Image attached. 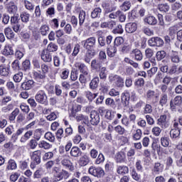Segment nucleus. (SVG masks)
Returning a JSON list of instances; mask_svg holds the SVG:
<instances>
[{"label": "nucleus", "instance_id": "de8ad7c7", "mask_svg": "<svg viewBox=\"0 0 182 182\" xmlns=\"http://www.w3.org/2000/svg\"><path fill=\"white\" fill-rule=\"evenodd\" d=\"M80 52V45H79V43H77L74 46L73 50L70 56L72 58H76V56L79 55Z\"/></svg>", "mask_w": 182, "mask_h": 182}, {"label": "nucleus", "instance_id": "c03bdc74", "mask_svg": "<svg viewBox=\"0 0 182 182\" xmlns=\"http://www.w3.org/2000/svg\"><path fill=\"white\" fill-rule=\"evenodd\" d=\"M102 15V9L97 7L94 9V10L91 12V17L95 18H99Z\"/></svg>", "mask_w": 182, "mask_h": 182}, {"label": "nucleus", "instance_id": "9b49d317", "mask_svg": "<svg viewBox=\"0 0 182 182\" xmlns=\"http://www.w3.org/2000/svg\"><path fill=\"white\" fill-rule=\"evenodd\" d=\"M182 104V97L180 95H178L174 97L173 100H172L170 102V107L171 110H175L176 106H181Z\"/></svg>", "mask_w": 182, "mask_h": 182}, {"label": "nucleus", "instance_id": "0e129e2a", "mask_svg": "<svg viewBox=\"0 0 182 182\" xmlns=\"http://www.w3.org/2000/svg\"><path fill=\"white\" fill-rule=\"evenodd\" d=\"M131 6H132V3H130V1H126L121 6V9L124 11H129V9H130Z\"/></svg>", "mask_w": 182, "mask_h": 182}, {"label": "nucleus", "instance_id": "9d476101", "mask_svg": "<svg viewBox=\"0 0 182 182\" xmlns=\"http://www.w3.org/2000/svg\"><path fill=\"white\" fill-rule=\"evenodd\" d=\"M134 85L139 95H143V93H144V79H137L134 82Z\"/></svg>", "mask_w": 182, "mask_h": 182}, {"label": "nucleus", "instance_id": "bb28decb", "mask_svg": "<svg viewBox=\"0 0 182 182\" xmlns=\"http://www.w3.org/2000/svg\"><path fill=\"white\" fill-rule=\"evenodd\" d=\"M168 102V96L167 94L164 93L161 95L159 98V105L161 107H164V106H166L167 105V102Z\"/></svg>", "mask_w": 182, "mask_h": 182}, {"label": "nucleus", "instance_id": "72a5a7b5", "mask_svg": "<svg viewBox=\"0 0 182 182\" xmlns=\"http://www.w3.org/2000/svg\"><path fill=\"white\" fill-rule=\"evenodd\" d=\"M20 110L18 108H16L9 115V122H15V119H16V116L19 114Z\"/></svg>", "mask_w": 182, "mask_h": 182}, {"label": "nucleus", "instance_id": "423d86ee", "mask_svg": "<svg viewBox=\"0 0 182 182\" xmlns=\"http://www.w3.org/2000/svg\"><path fill=\"white\" fill-rule=\"evenodd\" d=\"M148 45L149 46H158L160 48V46L164 45V41L160 37H153L148 41Z\"/></svg>", "mask_w": 182, "mask_h": 182}, {"label": "nucleus", "instance_id": "a878e982", "mask_svg": "<svg viewBox=\"0 0 182 182\" xmlns=\"http://www.w3.org/2000/svg\"><path fill=\"white\" fill-rule=\"evenodd\" d=\"M117 173L120 174V176L129 174V166L124 165L117 166Z\"/></svg>", "mask_w": 182, "mask_h": 182}, {"label": "nucleus", "instance_id": "c85d7f7f", "mask_svg": "<svg viewBox=\"0 0 182 182\" xmlns=\"http://www.w3.org/2000/svg\"><path fill=\"white\" fill-rule=\"evenodd\" d=\"M117 47L114 46H108L107 48V53L109 58H114L116 56V53H117Z\"/></svg>", "mask_w": 182, "mask_h": 182}, {"label": "nucleus", "instance_id": "79ce46f5", "mask_svg": "<svg viewBox=\"0 0 182 182\" xmlns=\"http://www.w3.org/2000/svg\"><path fill=\"white\" fill-rule=\"evenodd\" d=\"M24 130H25V128L18 129L16 133L12 134L11 140H13V141H16L18 140V136H21V134L23 133Z\"/></svg>", "mask_w": 182, "mask_h": 182}, {"label": "nucleus", "instance_id": "052dcab7", "mask_svg": "<svg viewBox=\"0 0 182 182\" xmlns=\"http://www.w3.org/2000/svg\"><path fill=\"white\" fill-rule=\"evenodd\" d=\"M167 53L164 52V50H160L156 53V59L157 60H163L166 56Z\"/></svg>", "mask_w": 182, "mask_h": 182}, {"label": "nucleus", "instance_id": "a18cd8bd", "mask_svg": "<svg viewBox=\"0 0 182 182\" xmlns=\"http://www.w3.org/2000/svg\"><path fill=\"white\" fill-rule=\"evenodd\" d=\"M178 29H180V26H178V25H175V26H171L169 28L170 36H171V38H174V36H176V33H177V31H178Z\"/></svg>", "mask_w": 182, "mask_h": 182}, {"label": "nucleus", "instance_id": "6e6d98bb", "mask_svg": "<svg viewBox=\"0 0 182 182\" xmlns=\"http://www.w3.org/2000/svg\"><path fill=\"white\" fill-rule=\"evenodd\" d=\"M44 137L46 140H48V141H50L51 143L55 142V135L50 132L46 133Z\"/></svg>", "mask_w": 182, "mask_h": 182}, {"label": "nucleus", "instance_id": "49530a36", "mask_svg": "<svg viewBox=\"0 0 182 182\" xmlns=\"http://www.w3.org/2000/svg\"><path fill=\"white\" fill-rule=\"evenodd\" d=\"M9 102H12V97L9 95H6L0 100L1 106H6Z\"/></svg>", "mask_w": 182, "mask_h": 182}, {"label": "nucleus", "instance_id": "c756f323", "mask_svg": "<svg viewBox=\"0 0 182 182\" xmlns=\"http://www.w3.org/2000/svg\"><path fill=\"white\" fill-rule=\"evenodd\" d=\"M74 68L76 69H78L81 73H83V72L87 70V66L85 65V63L77 62L74 64Z\"/></svg>", "mask_w": 182, "mask_h": 182}, {"label": "nucleus", "instance_id": "0eeeda50", "mask_svg": "<svg viewBox=\"0 0 182 182\" xmlns=\"http://www.w3.org/2000/svg\"><path fill=\"white\" fill-rule=\"evenodd\" d=\"M157 124L161 127V129H168L170 127V123L167 122V115L162 114L158 119Z\"/></svg>", "mask_w": 182, "mask_h": 182}, {"label": "nucleus", "instance_id": "cd10ccee", "mask_svg": "<svg viewBox=\"0 0 182 182\" xmlns=\"http://www.w3.org/2000/svg\"><path fill=\"white\" fill-rule=\"evenodd\" d=\"M96 53L92 52V50H87L86 53L84 55L83 60L85 63H90L92 60V56H95Z\"/></svg>", "mask_w": 182, "mask_h": 182}, {"label": "nucleus", "instance_id": "7ed1b4c3", "mask_svg": "<svg viewBox=\"0 0 182 182\" xmlns=\"http://www.w3.org/2000/svg\"><path fill=\"white\" fill-rule=\"evenodd\" d=\"M36 100L40 105H45V106H48V95H46V92L43 90H41L36 95Z\"/></svg>", "mask_w": 182, "mask_h": 182}, {"label": "nucleus", "instance_id": "a19ab883", "mask_svg": "<svg viewBox=\"0 0 182 182\" xmlns=\"http://www.w3.org/2000/svg\"><path fill=\"white\" fill-rule=\"evenodd\" d=\"M58 48L59 47L58 46V45H56V43L51 42L48 45L47 49L46 50H47L49 53L56 52Z\"/></svg>", "mask_w": 182, "mask_h": 182}, {"label": "nucleus", "instance_id": "2eb2a0df", "mask_svg": "<svg viewBox=\"0 0 182 182\" xmlns=\"http://www.w3.org/2000/svg\"><path fill=\"white\" fill-rule=\"evenodd\" d=\"M121 100L124 107H127L130 101V93L126 91L122 94Z\"/></svg>", "mask_w": 182, "mask_h": 182}, {"label": "nucleus", "instance_id": "e2e57ef3", "mask_svg": "<svg viewBox=\"0 0 182 182\" xmlns=\"http://www.w3.org/2000/svg\"><path fill=\"white\" fill-rule=\"evenodd\" d=\"M33 136H34V139L37 140V141H39V140H41V137H42V129H36Z\"/></svg>", "mask_w": 182, "mask_h": 182}, {"label": "nucleus", "instance_id": "b1692460", "mask_svg": "<svg viewBox=\"0 0 182 182\" xmlns=\"http://www.w3.org/2000/svg\"><path fill=\"white\" fill-rule=\"evenodd\" d=\"M9 73H11V70L9 67L1 65H0V75L4 76V77H7V76H9Z\"/></svg>", "mask_w": 182, "mask_h": 182}, {"label": "nucleus", "instance_id": "2f4dec72", "mask_svg": "<svg viewBox=\"0 0 182 182\" xmlns=\"http://www.w3.org/2000/svg\"><path fill=\"white\" fill-rule=\"evenodd\" d=\"M4 33L7 39H14V38H15V33H14L11 27L6 28L4 29Z\"/></svg>", "mask_w": 182, "mask_h": 182}, {"label": "nucleus", "instance_id": "f257e3e1", "mask_svg": "<svg viewBox=\"0 0 182 182\" xmlns=\"http://www.w3.org/2000/svg\"><path fill=\"white\" fill-rule=\"evenodd\" d=\"M42 151L41 150L34 151L31 154V168L33 169L38 164H41V156Z\"/></svg>", "mask_w": 182, "mask_h": 182}, {"label": "nucleus", "instance_id": "680f3d73", "mask_svg": "<svg viewBox=\"0 0 182 182\" xmlns=\"http://www.w3.org/2000/svg\"><path fill=\"white\" fill-rule=\"evenodd\" d=\"M45 172L43 171V168H40V169L36 171L33 173V178H41L42 176H43V173Z\"/></svg>", "mask_w": 182, "mask_h": 182}, {"label": "nucleus", "instance_id": "e433bc0d", "mask_svg": "<svg viewBox=\"0 0 182 182\" xmlns=\"http://www.w3.org/2000/svg\"><path fill=\"white\" fill-rule=\"evenodd\" d=\"M20 17L22 22L24 23H28V22H29V18H31V14H29L28 12L23 11L21 13Z\"/></svg>", "mask_w": 182, "mask_h": 182}, {"label": "nucleus", "instance_id": "5701e85b", "mask_svg": "<svg viewBox=\"0 0 182 182\" xmlns=\"http://www.w3.org/2000/svg\"><path fill=\"white\" fill-rule=\"evenodd\" d=\"M7 12L9 14H11L12 15H15V14L18 12V6L15 4V3L12 1L9 3L7 6Z\"/></svg>", "mask_w": 182, "mask_h": 182}, {"label": "nucleus", "instance_id": "09e8293b", "mask_svg": "<svg viewBox=\"0 0 182 182\" xmlns=\"http://www.w3.org/2000/svg\"><path fill=\"white\" fill-rule=\"evenodd\" d=\"M105 105L112 107V109H116V102H114V100L111 97H108L105 100Z\"/></svg>", "mask_w": 182, "mask_h": 182}, {"label": "nucleus", "instance_id": "f704fd0d", "mask_svg": "<svg viewBox=\"0 0 182 182\" xmlns=\"http://www.w3.org/2000/svg\"><path fill=\"white\" fill-rule=\"evenodd\" d=\"M3 55H4L5 56H10L14 55V49L12 48V47L8 45L5 46L3 50Z\"/></svg>", "mask_w": 182, "mask_h": 182}, {"label": "nucleus", "instance_id": "774afa93", "mask_svg": "<svg viewBox=\"0 0 182 182\" xmlns=\"http://www.w3.org/2000/svg\"><path fill=\"white\" fill-rule=\"evenodd\" d=\"M151 132L154 136H156V137H159V136H160V134H161V128L159 127H154V128H152Z\"/></svg>", "mask_w": 182, "mask_h": 182}, {"label": "nucleus", "instance_id": "6ab92c4d", "mask_svg": "<svg viewBox=\"0 0 182 182\" xmlns=\"http://www.w3.org/2000/svg\"><path fill=\"white\" fill-rule=\"evenodd\" d=\"M164 168V166L161 164L160 162H156L154 164V167L152 168V173L154 174H159V173H163V169Z\"/></svg>", "mask_w": 182, "mask_h": 182}, {"label": "nucleus", "instance_id": "8fccbe9b", "mask_svg": "<svg viewBox=\"0 0 182 182\" xmlns=\"http://www.w3.org/2000/svg\"><path fill=\"white\" fill-rule=\"evenodd\" d=\"M143 132H141V129H136V132L132 134V139L134 141L140 140L141 139V136Z\"/></svg>", "mask_w": 182, "mask_h": 182}, {"label": "nucleus", "instance_id": "4468645a", "mask_svg": "<svg viewBox=\"0 0 182 182\" xmlns=\"http://www.w3.org/2000/svg\"><path fill=\"white\" fill-rule=\"evenodd\" d=\"M61 164L65 168H68L70 171H73L75 170V166H73V163L69 159L64 158L61 160Z\"/></svg>", "mask_w": 182, "mask_h": 182}, {"label": "nucleus", "instance_id": "37998d69", "mask_svg": "<svg viewBox=\"0 0 182 182\" xmlns=\"http://www.w3.org/2000/svg\"><path fill=\"white\" fill-rule=\"evenodd\" d=\"M103 163H105V155L100 153L95 161V164L99 166L100 164H103Z\"/></svg>", "mask_w": 182, "mask_h": 182}, {"label": "nucleus", "instance_id": "13d9d810", "mask_svg": "<svg viewBox=\"0 0 182 182\" xmlns=\"http://www.w3.org/2000/svg\"><path fill=\"white\" fill-rule=\"evenodd\" d=\"M123 43H124V40L122 37L115 38L114 41V46L117 48L118 46H121V45H123Z\"/></svg>", "mask_w": 182, "mask_h": 182}, {"label": "nucleus", "instance_id": "f03ea898", "mask_svg": "<svg viewBox=\"0 0 182 182\" xmlns=\"http://www.w3.org/2000/svg\"><path fill=\"white\" fill-rule=\"evenodd\" d=\"M81 45L86 50H92L95 46H96V38L90 37L86 40L81 41Z\"/></svg>", "mask_w": 182, "mask_h": 182}, {"label": "nucleus", "instance_id": "7c9ffc66", "mask_svg": "<svg viewBox=\"0 0 182 182\" xmlns=\"http://www.w3.org/2000/svg\"><path fill=\"white\" fill-rule=\"evenodd\" d=\"M170 58L172 63H180V56L178 55V52L172 51Z\"/></svg>", "mask_w": 182, "mask_h": 182}, {"label": "nucleus", "instance_id": "4c0bfd02", "mask_svg": "<svg viewBox=\"0 0 182 182\" xmlns=\"http://www.w3.org/2000/svg\"><path fill=\"white\" fill-rule=\"evenodd\" d=\"M144 22L148 25H156L157 23V19L153 16H149L144 19Z\"/></svg>", "mask_w": 182, "mask_h": 182}, {"label": "nucleus", "instance_id": "dca6fc26", "mask_svg": "<svg viewBox=\"0 0 182 182\" xmlns=\"http://www.w3.org/2000/svg\"><path fill=\"white\" fill-rule=\"evenodd\" d=\"M125 31L127 33H134L137 31V23H128L125 26Z\"/></svg>", "mask_w": 182, "mask_h": 182}, {"label": "nucleus", "instance_id": "4be33fe9", "mask_svg": "<svg viewBox=\"0 0 182 182\" xmlns=\"http://www.w3.org/2000/svg\"><path fill=\"white\" fill-rule=\"evenodd\" d=\"M70 156L71 157H80L82 156V150L77 146H73L70 149Z\"/></svg>", "mask_w": 182, "mask_h": 182}, {"label": "nucleus", "instance_id": "c9c22d12", "mask_svg": "<svg viewBox=\"0 0 182 182\" xmlns=\"http://www.w3.org/2000/svg\"><path fill=\"white\" fill-rule=\"evenodd\" d=\"M99 78L98 77H95L93 78L91 82H90V87L92 90H95V89H97V87L99 86Z\"/></svg>", "mask_w": 182, "mask_h": 182}, {"label": "nucleus", "instance_id": "5fc2aeb1", "mask_svg": "<svg viewBox=\"0 0 182 182\" xmlns=\"http://www.w3.org/2000/svg\"><path fill=\"white\" fill-rule=\"evenodd\" d=\"M116 114V111L107 110L105 114V117L107 120H113Z\"/></svg>", "mask_w": 182, "mask_h": 182}, {"label": "nucleus", "instance_id": "f3484780", "mask_svg": "<svg viewBox=\"0 0 182 182\" xmlns=\"http://www.w3.org/2000/svg\"><path fill=\"white\" fill-rule=\"evenodd\" d=\"M131 55L134 57L135 60L139 62H140V60H143V53L137 48L132 50L131 51Z\"/></svg>", "mask_w": 182, "mask_h": 182}, {"label": "nucleus", "instance_id": "1a4fd4ad", "mask_svg": "<svg viewBox=\"0 0 182 182\" xmlns=\"http://www.w3.org/2000/svg\"><path fill=\"white\" fill-rule=\"evenodd\" d=\"M91 69L92 70H95V72H99L103 68V61L99 59H93L91 61Z\"/></svg>", "mask_w": 182, "mask_h": 182}, {"label": "nucleus", "instance_id": "aec40b11", "mask_svg": "<svg viewBox=\"0 0 182 182\" xmlns=\"http://www.w3.org/2000/svg\"><path fill=\"white\" fill-rule=\"evenodd\" d=\"M78 163L81 167H85L90 163V157L85 154L80 158Z\"/></svg>", "mask_w": 182, "mask_h": 182}, {"label": "nucleus", "instance_id": "ea45409f", "mask_svg": "<svg viewBox=\"0 0 182 182\" xmlns=\"http://www.w3.org/2000/svg\"><path fill=\"white\" fill-rule=\"evenodd\" d=\"M22 79H23V73L22 72L16 73L13 77V80L16 83H21Z\"/></svg>", "mask_w": 182, "mask_h": 182}, {"label": "nucleus", "instance_id": "bf43d9fd", "mask_svg": "<svg viewBox=\"0 0 182 182\" xmlns=\"http://www.w3.org/2000/svg\"><path fill=\"white\" fill-rule=\"evenodd\" d=\"M161 144L163 147H168L170 145L169 139L167 136H163L161 138Z\"/></svg>", "mask_w": 182, "mask_h": 182}, {"label": "nucleus", "instance_id": "f8f14e48", "mask_svg": "<svg viewBox=\"0 0 182 182\" xmlns=\"http://www.w3.org/2000/svg\"><path fill=\"white\" fill-rule=\"evenodd\" d=\"M18 168V164L14 159H10L6 166V171H14Z\"/></svg>", "mask_w": 182, "mask_h": 182}, {"label": "nucleus", "instance_id": "412c9836", "mask_svg": "<svg viewBox=\"0 0 182 182\" xmlns=\"http://www.w3.org/2000/svg\"><path fill=\"white\" fill-rule=\"evenodd\" d=\"M41 59L43 62H52V54L46 50H43L41 53Z\"/></svg>", "mask_w": 182, "mask_h": 182}, {"label": "nucleus", "instance_id": "864d4df0", "mask_svg": "<svg viewBox=\"0 0 182 182\" xmlns=\"http://www.w3.org/2000/svg\"><path fill=\"white\" fill-rule=\"evenodd\" d=\"M48 32H49V26L48 25H43L40 28V33L43 36H46L48 35Z\"/></svg>", "mask_w": 182, "mask_h": 182}, {"label": "nucleus", "instance_id": "20e7f679", "mask_svg": "<svg viewBox=\"0 0 182 182\" xmlns=\"http://www.w3.org/2000/svg\"><path fill=\"white\" fill-rule=\"evenodd\" d=\"M88 172L91 176H94V177H97L98 178H100L105 176V171L102 167H95V166H90Z\"/></svg>", "mask_w": 182, "mask_h": 182}, {"label": "nucleus", "instance_id": "39448f33", "mask_svg": "<svg viewBox=\"0 0 182 182\" xmlns=\"http://www.w3.org/2000/svg\"><path fill=\"white\" fill-rule=\"evenodd\" d=\"M109 80L112 83L114 82L117 87H123L124 86V79L119 75H110L109 76Z\"/></svg>", "mask_w": 182, "mask_h": 182}, {"label": "nucleus", "instance_id": "4d7b16f0", "mask_svg": "<svg viewBox=\"0 0 182 182\" xmlns=\"http://www.w3.org/2000/svg\"><path fill=\"white\" fill-rule=\"evenodd\" d=\"M86 97L90 102H93L94 99L97 97V93H92L90 91L86 92Z\"/></svg>", "mask_w": 182, "mask_h": 182}, {"label": "nucleus", "instance_id": "338daca9", "mask_svg": "<svg viewBox=\"0 0 182 182\" xmlns=\"http://www.w3.org/2000/svg\"><path fill=\"white\" fill-rule=\"evenodd\" d=\"M63 178V175L62 171H60L57 173H54V178H53L54 182L60 181H62Z\"/></svg>", "mask_w": 182, "mask_h": 182}, {"label": "nucleus", "instance_id": "ddd939ff", "mask_svg": "<svg viewBox=\"0 0 182 182\" xmlns=\"http://www.w3.org/2000/svg\"><path fill=\"white\" fill-rule=\"evenodd\" d=\"M35 86V82L33 80H26L21 85V89L23 90H31Z\"/></svg>", "mask_w": 182, "mask_h": 182}, {"label": "nucleus", "instance_id": "393cba45", "mask_svg": "<svg viewBox=\"0 0 182 182\" xmlns=\"http://www.w3.org/2000/svg\"><path fill=\"white\" fill-rule=\"evenodd\" d=\"M169 134L172 140H177L180 139V129H171Z\"/></svg>", "mask_w": 182, "mask_h": 182}, {"label": "nucleus", "instance_id": "603ef678", "mask_svg": "<svg viewBox=\"0 0 182 182\" xmlns=\"http://www.w3.org/2000/svg\"><path fill=\"white\" fill-rule=\"evenodd\" d=\"M33 76L37 82H41V79H45L46 77L45 74L43 73H41V72H34Z\"/></svg>", "mask_w": 182, "mask_h": 182}, {"label": "nucleus", "instance_id": "6e6552de", "mask_svg": "<svg viewBox=\"0 0 182 182\" xmlns=\"http://www.w3.org/2000/svg\"><path fill=\"white\" fill-rule=\"evenodd\" d=\"M90 119V124L92 126H97L100 123V114L97 111L91 112Z\"/></svg>", "mask_w": 182, "mask_h": 182}, {"label": "nucleus", "instance_id": "69168bd1", "mask_svg": "<svg viewBox=\"0 0 182 182\" xmlns=\"http://www.w3.org/2000/svg\"><path fill=\"white\" fill-rule=\"evenodd\" d=\"M19 21H21V18L18 15H14L13 16L11 17V19H10V22L11 25H16L19 23Z\"/></svg>", "mask_w": 182, "mask_h": 182}, {"label": "nucleus", "instance_id": "58836bf2", "mask_svg": "<svg viewBox=\"0 0 182 182\" xmlns=\"http://www.w3.org/2000/svg\"><path fill=\"white\" fill-rule=\"evenodd\" d=\"M158 9L161 12H168L170 11V6L167 3L160 4L158 5Z\"/></svg>", "mask_w": 182, "mask_h": 182}, {"label": "nucleus", "instance_id": "a211bd4d", "mask_svg": "<svg viewBox=\"0 0 182 182\" xmlns=\"http://www.w3.org/2000/svg\"><path fill=\"white\" fill-rule=\"evenodd\" d=\"M116 163H125L126 162V153L124 151H119L115 155Z\"/></svg>", "mask_w": 182, "mask_h": 182}, {"label": "nucleus", "instance_id": "473e14b6", "mask_svg": "<svg viewBox=\"0 0 182 182\" xmlns=\"http://www.w3.org/2000/svg\"><path fill=\"white\" fill-rule=\"evenodd\" d=\"M38 147L39 149H43V150H49V149H52V144L43 140L38 143Z\"/></svg>", "mask_w": 182, "mask_h": 182}, {"label": "nucleus", "instance_id": "3c124183", "mask_svg": "<svg viewBox=\"0 0 182 182\" xmlns=\"http://www.w3.org/2000/svg\"><path fill=\"white\" fill-rule=\"evenodd\" d=\"M85 19H86V12L85 11H80L79 14V24L80 26L83 25L85 23Z\"/></svg>", "mask_w": 182, "mask_h": 182}]
</instances>
